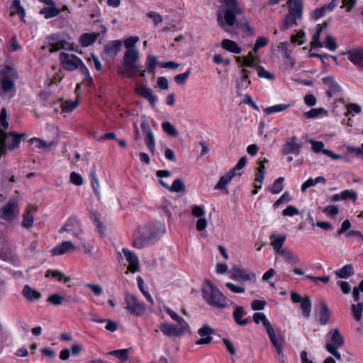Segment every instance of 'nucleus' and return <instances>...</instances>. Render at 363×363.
<instances>
[{"instance_id":"obj_1","label":"nucleus","mask_w":363,"mask_h":363,"mask_svg":"<svg viewBox=\"0 0 363 363\" xmlns=\"http://www.w3.org/2000/svg\"><path fill=\"white\" fill-rule=\"evenodd\" d=\"M226 9L225 11H219L217 16L218 26L225 32L230 33L231 27L239 28L237 17L242 15V9L238 6L236 0H224Z\"/></svg>"},{"instance_id":"obj_2","label":"nucleus","mask_w":363,"mask_h":363,"mask_svg":"<svg viewBox=\"0 0 363 363\" xmlns=\"http://www.w3.org/2000/svg\"><path fill=\"white\" fill-rule=\"evenodd\" d=\"M208 286L202 289L203 299L211 306L217 308H225L228 306L227 297L210 281L206 282Z\"/></svg>"},{"instance_id":"obj_3","label":"nucleus","mask_w":363,"mask_h":363,"mask_svg":"<svg viewBox=\"0 0 363 363\" xmlns=\"http://www.w3.org/2000/svg\"><path fill=\"white\" fill-rule=\"evenodd\" d=\"M157 240L156 232L151 226L139 227L135 233L133 246L141 249L153 245Z\"/></svg>"},{"instance_id":"obj_4","label":"nucleus","mask_w":363,"mask_h":363,"mask_svg":"<svg viewBox=\"0 0 363 363\" xmlns=\"http://www.w3.org/2000/svg\"><path fill=\"white\" fill-rule=\"evenodd\" d=\"M19 212L18 199L12 197L0 208V218L11 222L18 217Z\"/></svg>"},{"instance_id":"obj_5","label":"nucleus","mask_w":363,"mask_h":363,"mask_svg":"<svg viewBox=\"0 0 363 363\" xmlns=\"http://www.w3.org/2000/svg\"><path fill=\"white\" fill-rule=\"evenodd\" d=\"M246 161L239 160L235 167L220 178L215 186V189L218 190L224 189L234 177L240 176L242 173V169L246 165Z\"/></svg>"},{"instance_id":"obj_6","label":"nucleus","mask_w":363,"mask_h":363,"mask_svg":"<svg viewBox=\"0 0 363 363\" xmlns=\"http://www.w3.org/2000/svg\"><path fill=\"white\" fill-rule=\"evenodd\" d=\"M125 308L132 314L136 316L141 315L145 311V306L140 302L135 296L130 294H125Z\"/></svg>"},{"instance_id":"obj_7","label":"nucleus","mask_w":363,"mask_h":363,"mask_svg":"<svg viewBox=\"0 0 363 363\" xmlns=\"http://www.w3.org/2000/svg\"><path fill=\"white\" fill-rule=\"evenodd\" d=\"M59 58L63 68L67 71H74L78 69L82 63V60L79 57L66 52H61Z\"/></svg>"},{"instance_id":"obj_8","label":"nucleus","mask_w":363,"mask_h":363,"mask_svg":"<svg viewBox=\"0 0 363 363\" xmlns=\"http://www.w3.org/2000/svg\"><path fill=\"white\" fill-rule=\"evenodd\" d=\"M230 277L234 280L252 281L256 282V274L254 272H248L247 269L238 266H234L230 272Z\"/></svg>"},{"instance_id":"obj_9","label":"nucleus","mask_w":363,"mask_h":363,"mask_svg":"<svg viewBox=\"0 0 363 363\" xmlns=\"http://www.w3.org/2000/svg\"><path fill=\"white\" fill-rule=\"evenodd\" d=\"M345 344V339L337 328L331 330L327 335L325 345H330L333 348H340Z\"/></svg>"},{"instance_id":"obj_10","label":"nucleus","mask_w":363,"mask_h":363,"mask_svg":"<svg viewBox=\"0 0 363 363\" xmlns=\"http://www.w3.org/2000/svg\"><path fill=\"white\" fill-rule=\"evenodd\" d=\"M63 232H72L74 236L78 237L82 233L79 220L75 217H70L60 230V233Z\"/></svg>"},{"instance_id":"obj_11","label":"nucleus","mask_w":363,"mask_h":363,"mask_svg":"<svg viewBox=\"0 0 363 363\" xmlns=\"http://www.w3.org/2000/svg\"><path fill=\"white\" fill-rule=\"evenodd\" d=\"M139 52L136 48L127 49L123 58V65L125 66H134L138 70V65L136 64L139 60Z\"/></svg>"},{"instance_id":"obj_12","label":"nucleus","mask_w":363,"mask_h":363,"mask_svg":"<svg viewBox=\"0 0 363 363\" xmlns=\"http://www.w3.org/2000/svg\"><path fill=\"white\" fill-rule=\"evenodd\" d=\"M315 311L319 315V323L322 325H326L330 318V310L323 300H320L319 302L315 305Z\"/></svg>"},{"instance_id":"obj_13","label":"nucleus","mask_w":363,"mask_h":363,"mask_svg":"<svg viewBox=\"0 0 363 363\" xmlns=\"http://www.w3.org/2000/svg\"><path fill=\"white\" fill-rule=\"evenodd\" d=\"M185 328L168 323H162L160 326V330L168 337H179L183 334Z\"/></svg>"},{"instance_id":"obj_14","label":"nucleus","mask_w":363,"mask_h":363,"mask_svg":"<svg viewBox=\"0 0 363 363\" xmlns=\"http://www.w3.org/2000/svg\"><path fill=\"white\" fill-rule=\"evenodd\" d=\"M122 252L125 259L129 263L128 270L132 273L138 272L140 270V266L138 256L127 248H123Z\"/></svg>"},{"instance_id":"obj_15","label":"nucleus","mask_w":363,"mask_h":363,"mask_svg":"<svg viewBox=\"0 0 363 363\" xmlns=\"http://www.w3.org/2000/svg\"><path fill=\"white\" fill-rule=\"evenodd\" d=\"M2 76L1 80V89L4 93L8 94L9 98L11 99L15 95V84L14 82L10 79L5 72L0 73V77Z\"/></svg>"},{"instance_id":"obj_16","label":"nucleus","mask_w":363,"mask_h":363,"mask_svg":"<svg viewBox=\"0 0 363 363\" xmlns=\"http://www.w3.org/2000/svg\"><path fill=\"white\" fill-rule=\"evenodd\" d=\"M141 128L145 135V141L147 146L150 150H152L155 145V137L148 122L145 119L141 123Z\"/></svg>"},{"instance_id":"obj_17","label":"nucleus","mask_w":363,"mask_h":363,"mask_svg":"<svg viewBox=\"0 0 363 363\" xmlns=\"http://www.w3.org/2000/svg\"><path fill=\"white\" fill-rule=\"evenodd\" d=\"M37 211V207L29 206L23 215L21 225L23 228L30 229L33 226L34 213Z\"/></svg>"},{"instance_id":"obj_18","label":"nucleus","mask_w":363,"mask_h":363,"mask_svg":"<svg viewBox=\"0 0 363 363\" xmlns=\"http://www.w3.org/2000/svg\"><path fill=\"white\" fill-rule=\"evenodd\" d=\"M286 6L289 8L288 13L296 16L298 18H302L303 5L301 0H288Z\"/></svg>"},{"instance_id":"obj_19","label":"nucleus","mask_w":363,"mask_h":363,"mask_svg":"<svg viewBox=\"0 0 363 363\" xmlns=\"http://www.w3.org/2000/svg\"><path fill=\"white\" fill-rule=\"evenodd\" d=\"M309 143L311 144V149L314 152H322L325 155L333 159H342L341 156L333 154V152L329 150L324 149V143L321 141L310 140Z\"/></svg>"},{"instance_id":"obj_20","label":"nucleus","mask_w":363,"mask_h":363,"mask_svg":"<svg viewBox=\"0 0 363 363\" xmlns=\"http://www.w3.org/2000/svg\"><path fill=\"white\" fill-rule=\"evenodd\" d=\"M29 143L30 144L34 145L35 148H38L44 151H48L50 150L52 147L55 146L57 143V141L52 140L48 142L41 138H33L29 140Z\"/></svg>"},{"instance_id":"obj_21","label":"nucleus","mask_w":363,"mask_h":363,"mask_svg":"<svg viewBox=\"0 0 363 363\" xmlns=\"http://www.w3.org/2000/svg\"><path fill=\"white\" fill-rule=\"evenodd\" d=\"M122 48V41L120 40H113L109 42L104 47L105 54L111 57L114 58Z\"/></svg>"},{"instance_id":"obj_22","label":"nucleus","mask_w":363,"mask_h":363,"mask_svg":"<svg viewBox=\"0 0 363 363\" xmlns=\"http://www.w3.org/2000/svg\"><path fill=\"white\" fill-rule=\"evenodd\" d=\"M257 167L256 168L257 172L255 174V181L259 182V184H255V190L252 191L253 194H257L259 189L262 188V184L264 182V175H265V166L264 162H257Z\"/></svg>"},{"instance_id":"obj_23","label":"nucleus","mask_w":363,"mask_h":363,"mask_svg":"<svg viewBox=\"0 0 363 363\" xmlns=\"http://www.w3.org/2000/svg\"><path fill=\"white\" fill-rule=\"evenodd\" d=\"M76 249L71 241H65L52 249L53 255H62Z\"/></svg>"},{"instance_id":"obj_24","label":"nucleus","mask_w":363,"mask_h":363,"mask_svg":"<svg viewBox=\"0 0 363 363\" xmlns=\"http://www.w3.org/2000/svg\"><path fill=\"white\" fill-rule=\"evenodd\" d=\"M136 92L148 100L152 106H155L157 99L152 94V91L150 88L140 85L136 88Z\"/></svg>"},{"instance_id":"obj_25","label":"nucleus","mask_w":363,"mask_h":363,"mask_svg":"<svg viewBox=\"0 0 363 363\" xmlns=\"http://www.w3.org/2000/svg\"><path fill=\"white\" fill-rule=\"evenodd\" d=\"M91 315L92 317L91 320L93 322L99 323H106V325L105 326L106 330L113 333L118 330V324L117 322L112 320L111 319L99 318L94 314H91Z\"/></svg>"},{"instance_id":"obj_26","label":"nucleus","mask_w":363,"mask_h":363,"mask_svg":"<svg viewBox=\"0 0 363 363\" xmlns=\"http://www.w3.org/2000/svg\"><path fill=\"white\" fill-rule=\"evenodd\" d=\"M247 313L245 311L244 308L242 306H237L233 313V317L235 322L241 326H245L249 323L247 318L242 319V317L245 315Z\"/></svg>"},{"instance_id":"obj_27","label":"nucleus","mask_w":363,"mask_h":363,"mask_svg":"<svg viewBox=\"0 0 363 363\" xmlns=\"http://www.w3.org/2000/svg\"><path fill=\"white\" fill-rule=\"evenodd\" d=\"M220 46L224 50L234 54H240L242 52V49L238 43L229 39L223 40L220 43Z\"/></svg>"},{"instance_id":"obj_28","label":"nucleus","mask_w":363,"mask_h":363,"mask_svg":"<svg viewBox=\"0 0 363 363\" xmlns=\"http://www.w3.org/2000/svg\"><path fill=\"white\" fill-rule=\"evenodd\" d=\"M350 60L355 65L363 67V50L354 49L348 52Z\"/></svg>"},{"instance_id":"obj_29","label":"nucleus","mask_w":363,"mask_h":363,"mask_svg":"<svg viewBox=\"0 0 363 363\" xmlns=\"http://www.w3.org/2000/svg\"><path fill=\"white\" fill-rule=\"evenodd\" d=\"M253 51L249 52L247 56H242L236 57V61L241 63L242 67H256L255 57L253 55Z\"/></svg>"},{"instance_id":"obj_30","label":"nucleus","mask_w":363,"mask_h":363,"mask_svg":"<svg viewBox=\"0 0 363 363\" xmlns=\"http://www.w3.org/2000/svg\"><path fill=\"white\" fill-rule=\"evenodd\" d=\"M297 138L293 137L284 147L283 152L285 154L298 153L301 145L297 143Z\"/></svg>"},{"instance_id":"obj_31","label":"nucleus","mask_w":363,"mask_h":363,"mask_svg":"<svg viewBox=\"0 0 363 363\" xmlns=\"http://www.w3.org/2000/svg\"><path fill=\"white\" fill-rule=\"evenodd\" d=\"M299 19L296 16L288 13L282 21L280 29L283 31L288 30L292 26H297L296 20Z\"/></svg>"},{"instance_id":"obj_32","label":"nucleus","mask_w":363,"mask_h":363,"mask_svg":"<svg viewBox=\"0 0 363 363\" xmlns=\"http://www.w3.org/2000/svg\"><path fill=\"white\" fill-rule=\"evenodd\" d=\"M23 296L30 301L38 300L41 297V294L38 291L32 289L28 285H26L23 289Z\"/></svg>"},{"instance_id":"obj_33","label":"nucleus","mask_w":363,"mask_h":363,"mask_svg":"<svg viewBox=\"0 0 363 363\" xmlns=\"http://www.w3.org/2000/svg\"><path fill=\"white\" fill-rule=\"evenodd\" d=\"M334 273L339 278L347 279L354 274L352 264H346L339 270L335 271Z\"/></svg>"},{"instance_id":"obj_34","label":"nucleus","mask_w":363,"mask_h":363,"mask_svg":"<svg viewBox=\"0 0 363 363\" xmlns=\"http://www.w3.org/2000/svg\"><path fill=\"white\" fill-rule=\"evenodd\" d=\"M60 10L55 6H50V7H44L40 11V13L43 15L47 19L55 17L60 13Z\"/></svg>"},{"instance_id":"obj_35","label":"nucleus","mask_w":363,"mask_h":363,"mask_svg":"<svg viewBox=\"0 0 363 363\" xmlns=\"http://www.w3.org/2000/svg\"><path fill=\"white\" fill-rule=\"evenodd\" d=\"M312 303L308 296H306L301 301V308L302 310L303 315L308 318L311 315Z\"/></svg>"},{"instance_id":"obj_36","label":"nucleus","mask_w":363,"mask_h":363,"mask_svg":"<svg viewBox=\"0 0 363 363\" xmlns=\"http://www.w3.org/2000/svg\"><path fill=\"white\" fill-rule=\"evenodd\" d=\"M98 35L96 33H84L80 37V43L82 46L88 47L96 41Z\"/></svg>"},{"instance_id":"obj_37","label":"nucleus","mask_w":363,"mask_h":363,"mask_svg":"<svg viewBox=\"0 0 363 363\" xmlns=\"http://www.w3.org/2000/svg\"><path fill=\"white\" fill-rule=\"evenodd\" d=\"M323 82L329 87L330 90L333 92H341V86L335 81L334 78L331 76L325 77L323 79Z\"/></svg>"},{"instance_id":"obj_38","label":"nucleus","mask_w":363,"mask_h":363,"mask_svg":"<svg viewBox=\"0 0 363 363\" xmlns=\"http://www.w3.org/2000/svg\"><path fill=\"white\" fill-rule=\"evenodd\" d=\"M157 57L154 55H148L145 60V67L146 70L152 73L153 75H155V68L157 65Z\"/></svg>"},{"instance_id":"obj_39","label":"nucleus","mask_w":363,"mask_h":363,"mask_svg":"<svg viewBox=\"0 0 363 363\" xmlns=\"http://www.w3.org/2000/svg\"><path fill=\"white\" fill-rule=\"evenodd\" d=\"M271 239L273 238V240L272 242V245L273 248L276 250L277 252H279L281 251L283 248L282 246L286 239V235H280L277 238L275 237L274 235H272L270 237Z\"/></svg>"},{"instance_id":"obj_40","label":"nucleus","mask_w":363,"mask_h":363,"mask_svg":"<svg viewBox=\"0 0 363 363\" xmlns=\"http://www.w3.org/2000/svg\"><path fill=\"white\" fill-rule=\"evenodd\" d=\"M162 128L163 131L171 137H177L179 135L178 130L169 121L162 123Z\"/></svg>"},{"instance_id":"obj_41","label":"nucleus","mask_w":363,"mask_h":363,"mask_svg":"<svg viewBox=\"0 0 363 363\" xmlns=\"http://www.w3.org/2000/svg\"><path fill=\"white\" fill-rule=\"evenodd\" d=\"M289 106H290L289 104H277L274 106H272L265 108L264 109V113L266 115H269L273 113L281 112V111L286 110Z\"/></svg>"},{"instance_id":"obj_42","label":"nucleus","mask_w":363,"mask_h":363,"mask_svg":"<svg viewBox=\"0 0 363 363\" xmlns=\"http://www.w3.org/2000/svg\"><path fill=\"white\" fill-rule=\"evenodd\" d=\"M278 253L281 255L287 262L293 261L294 262H298L299 261L298 257L295 256L293 252L288 248H283Z\"/></svg>"},{"instance_id":"obj_43","label":"nucleus","mask_w":363,"mask_h":363,"mask_svg":"<svg viewBox=\"0 0 363 363\" xmlns=\"http://www.w3.org/2000/svg\"><path fill=\"white\" fill-rule=\"evenodd\" d=\"M352 314L357 321L362 320V313L363 311V303H358L357 305L352 304L351 306Z\"/></svg>"},{"instance_id":"obj_44","label":"nucleus","mask_w":363,"mask_h":363,"mask_svg":"<svg viewBox=\"0 0 363 363\" xmlns=\"http://www.w3.org/2000/svg\"><path fill=\"white\" fill-rule=\"evenodd\" d=\"M109 355L114 356L122 361H125L128 359V350H116L111 351L108 353Z\"/></svg>"},{"instance_id":"obj_45","label":"nucleus","mask_w":363,"mask_h":363,"mask_svg":"<svg viewBox=\"0 0 363 363\" xmlns=\"http://www.w3.org/2000/svg\"><path fill=\"white\" fill-rule=\"evenodd\" d=\"M284 178L281 177L277 179L271 186L270 191L274 194L280 193L284 189Z\"/></svg>"},{"instance_id":"obj_46","label":"nucleus","mask_w":363,"mask_h":363,"mask_svg":"<svg viewBox=\"0 0 363 363\" xmlns=\"http://www.w3.org/2000/svg\"><path fill=\"white\" fill-rule=\"evenodd\" d=\"M253 320L256 324L262 323L264 328L269 324H270V322L267 318L266 315L261 312H257L254 313Z\"/></svg>"},{"instance_id":"obj_47","label":"nucleus","mask_w":363,"mask_h":363,"mask_svg":"<svg viewBox=\"0 0 363 363\" xmlns=\"http://www.w3.org/2000/svg\"><path fill=\"white\" fill-rule=\"evenodd\" d=\"M272 345L274 347L277 354L281 357L282 355V345L284 340L281 336H277L270 340Z\"/></svg>"},{"instance_id":"obj_48","label":"nucleus","mask_w":363,"mask_h":363,"mask_svg":"<svg viewBox=\"0 0 363 363\" xmlns=\"http://www.w3.org/2000/svg\"><path fill=\"white\" fill-rule=\"evenodd\" d=\"M10 10V16H13L15 15L21 14V11L25 9L21 6V2L19 0H13L11 4Z\"/></svg>"},{"instance_id":"obj_49","label":"nucleus","mask_w":363,"mask_h":363,"mask_svg":"<svg viewBox=\"0 0 363 363\" xmlns=\"http://www.w3.org/2000/svg\"><path fill=\"white\" fill-rule=\"evenodd\" d=\"M165 311L173 320L178 322L182 328H186L188 326L187 323L184 320V318L178 315L173 310L167 308Z\"/></svg>"},{"instance_id":"obj_50","label":"nucleus","mask_w":363,"mask_h":363,"mask_svg":"<svg viewBox=\"0 0 363 363\" xmlns=\"http://www.w3.org/2000/svg\"><path fill=\"white\" fill-rule=\"evenodd\" d=\"M136 70L137 69L134 68V66H127L125 67L119 68L118 72L123 76L131 78L135 76Z\"/></svg>"},{"instance_id":"obj_51","label":"nucleus","mask_w":363,"mask_h":363,"mask_svg":"<svg viewBox=\"0 0 363 363\" xmlns=\"http://www.w3.org/2000/svg\"><path fill=\"white\" fill-rule=\"evenodd\" d=\"M322 113L327 115L328 111H325L323 108H312L311 111L306 112L304 115L308 118H313L319 116Z\"/></svg>"},{"instance_id":"obj_52","label":"nucleus","mask_w":363,"mask_h":363,"mask_svg":"<svg viewBox=\"0 0 363 363\" xmlns=\"http://www.w3.org/2000/svg\"><path fill=\"white\" fill-rule=\"evenodd\" d=\"M51 275L52 277L57 278L58 280H63L65 283H68L70 281L69 277H65L64 274L57 270H48L46 274V277Z\"/></svg>"},{"instance_id":"obj_53","label":"nucleus","mask_w":363,"mask_h":363,"mask_svg":"<svg viewBox=\"0 0 363 363\" xmlns=\"http://www.w3.org/2000/svg\"><path fill=\"white\" fill-rule=\"evenodd\" d=\"M137 281H138V287H139L140 290L141 291V292L143 293V294L146 297L147 300L151 304H153L154 301H153L152 298L151 297L150 294L146 291V289H144V281H143L142 277H138L137 278Z\"/></svg>"},{"instance_id":"obj_54","label":"nucleus","mask_w":363,"mask_h":363,"mask_svg":"<svg viewBox=\"0 0 363 363\" xmlns=\"http://www.w3.org/2000/svg\"><path fill=\"white\" fill-rule=\"evenodd\" d=\"M7 116V111L6 108H2L0 112V128H2L1 130H5L9 128Z\"/></svg>"},{"instance_id":"obj_55","label":"nucleus","mask_w":363,"mask_h":363,"mask_svg":"<svg viewBox=\"0 0 363 363\" xmlns=\"http://www.w3.org/2000/svg\"><path fill=\"white\" fill-rule=\"evenodd\" d=\"M347 111L345 113L346 116L349 114L354 115L358 114L362 111V108L359 105L354 103L348 104L347 105Z\"/></svg>"},{"instance_id":"obj_56","label":"nucleus","mask_w":363,"mask_h":363,"mask_svg":"<svg viewBox=\"0 0 363 363\" xmlns=\"http://www.w3.org/2000/svg\"><path fill=\"white\" fill-rule=\"evenodd\" d=\"M342 200L350 199L355 201L357 199V194L354 190L347 189L341 192Z\"/></svg>"},{"instance_id":"obj_57","label":"nucleus","mask_w":363,"mask_h":363,"mask_svg":"<svg viewBox=\"0 0 363 363\" xmlns=\"http://www.w3.org/2000/svg\"><path fill=\"white\" fill-rule=\"evenodd\" d=\"M184 189V184L182 179H177L174 181L172 186L169 187V190L173 192H180Z\"/></svg>"},{"instance_id":"obj_58","label":"nucleus","mask_w":363,"mask_h":363,"mask_svg":"<svg viewBox=\"0 0 363 363\" xmlns=\"http://www.w3.org/2000/svg\"><path fill=\"white\" fill-rule=\"evenodd\" d=\"M79 105L78 101H67L62 104V109L65 112H70Z\"/></svg>"},{"instance_id":"obj_59","label":"nucleus","mask_w":363,"mask_h":363,"mask_svg":"<svg viewBox=\"0 0 363 363\" xmlns=\"http://www.w3.org/2000/svg\"><path fill=\"white\" fill-rule=\"evenodd\" d=\"M47 301L55 306L61 305L63 303L62 296L57 294H52L48 298Z\"/></svg>"},{"instance_id":"obj_60","label":"nucleus","mask_w":363,"mask_h":363,"mask_svg":"<svg viewBox=\"0 0 363 363\" xmlns=\"http://www.w3.org/2000/svg\"><path fill=\"white\" fill-rule=\"evenodd\" d=\"M268 43V39L265 37H258L255 43L253 51L255 52H257L258 50L261 48L266 46Z\"/></svg>"},{"instance_id":"obj_61","label":"nucleus","mask_w":363,"mask_h":363,"mask_svg":"<svg viewBox=\"0 0 363 363\" xmlns=\"http://www.w3.org/2000/svg\"><path fill=\"white\" fill-rule=\"evenodd\" d=\"M225 286L228 289H229L233 293L235 294H243L245 291V289L240 286H237L231 282H227Z\"/></svg>"},{"instance_id":"obj_62","label":"nucleus","mask_w":363,"mask_h":363,"mask_svg":"<svg viewBox=\"0 0 363 363\" xmlns=\"http://www.w3.org/2000/svg\"><path fill=\"white\" fill-rule=\"evenodd\" d=\"M325 46L330 50H335L337 48V43L334 38L332 35H327L325 38Z\"/></svg>"},{"instance_id":"obj_63","label":"nucleus","mask_w":363,"mask_h":363,"mask_svg":"<svg viewBox=\"0 0 363 363\" xmlns=\"http://www.w3.org/2000/svg\"><path fill=\"white\" fill-rule=\"evenodd\" d=\"M191 73L190 69H189L186 72L177 74L174 77V81L178 84H184L186 80V79L189 77V74Z\"/></svg>"},{"instance_id":"obj_64","label":"nucleus","mask_w":363,"mask_h":363,"mask_svg":"<svg viewBox=\"0 0 363 363\" xmlns=\"http://www.w3.org/2000/svg\"><path fill=\"white\" fill-rule=\"evenodd\" d=\"M299 214L298 209L294 206H288L282 212L284 216H293Z\"/></svg>"}]
</instances>
